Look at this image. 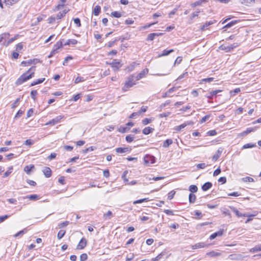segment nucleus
<instances>
[{
	"mask_svg": "<svg viewBox=\"0 0 261 261\" xmlns=\"http://www.w3.org/2000/svg\"><path fill=\"white\" fill-rule=\"evenodd\" d=\"M134 135H129L126 136L125 140L128 143H130L134 141Z\"/></svg>",
	"mask_w": 261,
	"mask_h": 261,
	"instance_id": "obj_48",
	"label": "nucleus"
},
{
	"mask_svg": "<svg viewBox=\"0 0 261 261\" xmlns=\"http://www.w3.org/2000/svg\"><path fill=\"white\" fill-rule=\"evenodd\" d=\"M10 34L9 33H4L0 35V42H2L3 40H5L6 39H8L10 36Z\"/></svg>",
	"mask_w": 261,
	"mask_h": 261,
	"instance_id": "obj_30",
	"label": "nucleus"
},
{
	"mask_svg": "<svg viewBox=\"0 0 261 261\" xmlns=\"http://www.w3.org/2000/svg\"><path fill=\"white\" fill-rule=\"evenodd\" d=\"M18 37L19 35H16L14 37L10 38L7 41H4L2 44L4 46H7L9 44L12 43L13 42H14L15 40H16L18 38Z\"/></svg>",
	"mask_w": 261,
	"mask_h": 261,
	"instance_id": "obj_14",
	"label": "nucleus"
},
{
	"mask_svg": "<svg viewBox=\"0 0 261 261\" xmlns=\"http://www.w3.org/2000/svg\"><path fill=\"white\" fill-rule=\"evenodd\" d=\"M174 50L173 49H170V50L165 49V50H164L163 51L162 54H159L157 57L158 58H160V57H163V56H168L170 54L174 52Z\"/></svg>",
	"mask_w": 261,
	"mask_h": 261,
	"instance_id": "obj_20",
	"label": "nucleus"
},
{
	"mask_svg": "<svg viewBox=\"0 0 261 261\" xmlns=\"http://www.w3.org/2000/svg\"><path fill=\"white\" fill-rule=\"evenodd\" d=\"M240 2L246 6H249L253 3L255 0H239Z\"/></svg>",
	"mask_w": 261,
	"mask_h": 261,
	"instance_id": "obj_42",
	"label": "nucleus"
},
{
	"mask_svg": "<svg viewBox=\"0 0 261 261\" xmlns=\"http://www.w3.org/2000/svg\"><path fill=\"white\" fill-rule=\"evenodd\" d=\"M43 172L47 178L50 177L51 176V170L49 167H45L43 170Z\"/></svg>",
	"mask_w": 261,
	"mask_h": 261,
	"instance_id": "obj_17",
	"label": "nucleus"
},
{
	"mask_svg": "<svg viewBox=\"0 0 261 261\" xmlns=\"http://www.w3.org/2000/svg\"><path fill=\"white\" fill-rule=\"evenodd\" d=\"M223 151V148H219L215 154L213 155L212 159L214 161H217L219 158L222 152Z\"/></svg>",
	"mask_w": 261,
	"mask_h": 261,
	"instance_id": "obj_15",
	"label": "nucleus"
},
{
	"mask_svg": "<svg viewBox=\"0 0 261 261\" xmlns=\"http://www.w3.org/2000/svg\"><path fill=\"white\" fill-rule=\"evenodd\" d=\"M17 2L16 0H7L6 2H5V4L7 6H11L14 4H15Z\"/></svg>",
	"mask_w": 261,
	"mask_h": 261,
	"instance_id": "obj_58",
	"label": "nucleus"
},
{
	"mask_svg": "<svg viewBox=\"0 0 261 261\" xmlns=\"http://www.w3.org/2000/svg\"><path fill=\"white\" fill-rule=\"evenodd\" d=\"M130 149L128 147H118L116 148V151L117 153H123L129 151Z\"/></svg>",
	"mask_w": 261,
	"mask_h": 261,
	"instance_id": "obj_24",
	"label": "nucleus"
},
{
	"mask_svg": "<svg viewBox=\"0 0 261 261\" xmlns=\"http://www.w3.org/2000/svg\"><path fill=\"white\" fill-rule=\"evenodd\" d=\"M240 45V43H234L232 44L229 45H221L219 48L221 50H225L226 52H230L232 51L234 48H236L237 47L239 46Z\"/></svg>",
	"mask_w": 261,
	"mask_h": 261,
	"instance_id": "obj_3",
	"label": "nucleus"
},
{
	"mask_svg": "<svg viewBox=\"0 0 261 261\" xmlns=\"http://www.w3.org/2000/svg\"><path fill=\"white\" fill-rule=\"evenodd\" d=\"M87 242L85 238H82L79 243L76 249H83L87 245Z\"/></svg>",
	"mask_w": 261,
	"mask_h": 261,
	"instance_id": "obj_9",
	"label": "nucleus"
},
{
	"mask_svg": "<svg viewBox=\"0 0 261 261\" xmlns=\"http://www.w3.org/2000/svg\"><path fill=\"white\" fill-rule=\"evenodd\" d=\"M215 22H216L215 20H211V21L206 22L204 24L201 25L200 30L203 31L208 29V27L210 25L214 24Z\"/></svg>",
	"mask_w": 261,
	"mask_h": 261,
	"instance_id": "obj_13",
	"label": "nucleus"
},
{
	"mask_svg": "<svg viewBox=\"0 0 261 261\" xmlns=\"http://www.w3.org/2000/svg\"><path fill=\"white\" fill-rule=\"evenodd\" d=\"M260 251H261V244L256 245L250 250V252L251 253H254Z\"/></svg>",
	"mask_w": 261,
	"mask_h": 261,
	"instance_id": "obj_35",
	"label": "nucleus"
},
{
	"mask_svg": "<svg viewBox=\"0 0 261 261\" xmlns=\"http://www.w3.org/2000/svg\"><path fill=\"white\" fill-rule=\"evenodd\" d=\"M206 0H198L194 2V3L192 4V7H197L199 6L202 5L203 3H205Z\"/></svg>",
	"mask_w": 261,
	"mask_h": 261,
	"instance_id": "obj_41",
	"label": "nucleus"
},
{
	"mask_svg": "<svg viewBox=\"0 0 261 261\" xmlns=\"http://www.w3.org/2000/svg\"><path fill=\"white\" fill-rule=\"evenodd\" d=\"M189 191L191 192V193H196L198 191V188L196 185H191L189 188Z\"/></svg>",
	"mask_w": 261,
	"mask_h": 261,
	"instance_id": "obj_43",
	"label": "nucleus"
},
{
	"mask_svg": "<svg viewBox=\"0 0 261 261\" xmlns=\"http://www.w3.org/2000/svg\"><path fill=\"white\" fill-rule=\"evenodd\" d=\"M173 143V141L172 139H168L166 140L163 144V146L165 148L168 147L170 145Z\"/></svg>",
	"mask_w": 261,
	"mask_h": 261,
	"instance_id": "obj_36",
	"label": "nucleus"
},
{
	"mask_svg": "<svg viewBox=\"0 0 261 261\" xmlns=\"http://www.w3.org/2000/svg\"><path fill=\"white\" fill-rule=\"evenodd\" d=\"M231 210L232 211L235 213L236 216H237L238 217H253L256 216V214L254 215H247L246 214H242L236 208L234 207H230Z\"/></svg>",
	"mask_w": 261,
	"mask_h": 261,
	"instance_id": "obj_7",
	"label": "nucleus"
},
{
	"mask_svg": "<svg viewBox=\"0 0 261 261\" xmlns=\"http://www.w3.org/2000/svg\"><path fill=\"white\" fill-rule=\"evenodd\" d=\"M64 44L61 41L57 42L54 46L53 49H54V51H56L57 53L58 50L63 47Z\"/></svg>",
	"mask_w": 261,
	"mask_h": 261,
	"instance_id": "obj_23",
	"label": "nucleus"
},
{
	"mask_svg": "<svg viewBox=\"0 0 261 261\" xmlns=\"http://www.w3.org/2000/svg\"><path fill=\"white\" fill-rule=\"evenodd\" d=\"M242 180L244 182H252L254 181V180L253 178L250 177H245L242 178Z\"/></svg>",
	"mask_w": 261,
	"mask_h": 261,
	"instance_id": "obj_49",
	"label": "nucleus"
},
{
	"mask_svg": "<svg viewBox=\"0 0 261 261\" xmlns=\"http://www.w3.org/2000/svg\"><path fill=\"white\" fill-rule=\"evenodd\" d=\"M59 13L58 14L57 16H64L65 14L69 11V8L66 6L64 8L61 9L60 10H59Z\"/></svg>",
	"mask_w": 261,
	"mask_h": 261,
	"instance_id": "obj_22",
	"label": "nucleus"
},
{
	"mask_svg": "<svg viewBox=\"0 0 261 261\" xmlns=\"http://www.w3.org/2000/svg\"><path fill=\"white\" fill-rule=\"evenodd\" d=\"M73 20L74 21V23L76 24V27H81V20L78 17L74 18V19H73Z\"/></svg>",
	"mask_w": 261,
	"mask_h": 261,
	"instance_id": "obj_57",
	"label": "nucleus"
},
{
	"mask_svg": "<svg viewBox=\"0 0 261 261\" xmlns=\"http://www.w3.org/2000/svg\"><path fill=\"white\" fill-rule=\"evenodd\" d=\"M135 76L133 74L129 75L127 78L125 83L124 86L122 87V90L123 92H126L128 89L136 85V83L135 81Z\"/></svg>",
	"mask_w": 261,
	"mask_h": 261,
	"instance_id": "obj_2",
	"label": "nucleus"
},
{
	"mask_svg": "<svg viewBox=\"0 0 261 261\" xmlns=\"http://www.w3.org/2000/svg\"><path fill=\"white\" fill-rule=\"evenodd\" d=\"M256 146V144L254 143H247L244 145L242 147V149H247L250 148H253Z\"/></svg>",
	"mask_w": 261,
	"mask_h": 261,
	"instance_id": "obj_47",
	"label": "nucleus"
},
{
	"mask_svg": "<svg viewBox=\"0 0 261 261\" xmlns=\"http://www.w3.org/2000/svg\"><path fill=\"white\" fill-rule=\"evenodd\" d=\"M86 80V79H84V77H82V76H77L75 81H74V83L75 84H78L80 82H84Z\"/></svg>",
	"mask_w": 261,
	"mask_h": 261,
	"instance_id": "obj_51",
	"label": "nucleus"
},
{
	"mask_svg": "<svg viewBox=\"0 0 261 261\" xmlns=\"http://www.w3.org/2000/svg\"><path fill=\"white\" fill-rule=\"evenodd\" d=\"M212 187V184L211 182H206L204 183L201 188L203 191H206L210 189Z\"/></svg>",
	"mask_w": 261,
	"mask_h": 261,
	"instance_id": "obj_25",
	"label": "nucleus"
},
{
	"mask_svg": "<svg viewBox=\"0 0 261 261\" xmlns=\"http://www.w3.org/2000/svg\"><path fill=\"white\" fill-rule=\"evenodd\" d=\"M36 66L31 67L28 71L23 73L16 81V85H20L34 76Z\"/></svg>",
	"mask_w": 261,
	"mask_h": 261,
	"instance_id": "obj_1",
	"label": "nucleus"
},
{
	"mask_svg": "<svg viewBox=\"0 0 261 261\" xmlns=\"http://www.w3.org/2000/svg\"><path fill=\"white\" fill-rule=\"evenodd\" d=\"M238 22V20H232L230 22H229L228 23H227L225 25H224L222 28V29L226 30L228 28H229L232 27L233 25H234V24H236Z\"/></svg>",
	"mask_w": 261,
	"mask_h": 261,
	"instance_id": "obj_26",
	"label": "nucleus"
},
{
	"mask_svg": "<svg viewBox=\"0 0 261 261\" xmlns=\"http://www.w3.org/2000/svg\"><path fill=\"white\" fill-rule=\"evenodd\" d=\"M207 165L205 163H200L196 165L197 169H204Z\"/></svg>",
	"mask_w": 261,
	"mask_h": 261,
	"instance_id": "obj_63",
	"label": "nucleus"
},
{
	"mask_svg": "<svg viewBox=\"0 0 261 261\" xmlns=\"http://www.w3.org/2000/svg\"><path fill=\"white\" fill-rule=\"evenodd\" d=\"M103 11L106 15H109L111 12L110 7L109 5H105L103 8Z\"/></svg>",
	"mask_w": 261,
	"mask_h": 261,
	"instance_id": "obj_40",
	"label": "nucleus"
},
{
	"mask_svg": "<svg viewBox=\"0 0 261 261\" xmlns=\"http://www.w3.org/2000/svg\"><path fill=\"white\" fill-rule=\"evenodd\" d=\"M240 92V89L239 88H236L232 91H230V94L232 96L236 95L237 93Z\"/></svg>",
	"mask_w": 261,
	"mask_h": 261,
	"instance_id": "obj_61",
	"label": "nucleus"
},
{
	"mask_svg": "<svg viewBox=\"0 0 261 261\" xmlns=\"http://www.w3.org/2000/svg\"><path fill=\"white\" fill-rule=\"evenodd\" d=\"M113 216V213L111 211H109L107 213L103 215V218L105 220L111 219Z\"/></svg>",
	"mask_w": 261,
	"mask_h": 261,
	"instance_id": "obj_27",
	"label": "nucleus"
},
{
	"mask_svg": "<svg viewBox=\"0 0 261 261\" xmlns=\"http://www.w3.org/2000/svg\"><path fill=\"white\" fill-rule=\"evenodd\" d=\"M221 255V253L218 252H215L214 251H212L209 252H207L206 253V255L211 256V257H216L220 256Z\"/></svg>",
	"mask_w": 261,
	"mask_h": 261,
	"instance_id": "obj_29",
	"label": "nucleus"
},
{
	"mask_svg": "<svg viewBox=\"0 0 261 261\" xmlns=\"http://www.w3.org/2000/svg\"><path fill=\"white\" fill-rule=\"evenodd\" d=\"M153 130L154 128L150 127H146L143 129L142 132L144 135H148L150 133H152Z\"/></svg>",
	"mask_w": 261,
	"mask_h": 261,
	"instance_id": "obj_33",
	"label": "nucleus"
},
{
	"mask_svg": "<svg viewBox=\"0 0 261 261\" xmlns=\"http://www.w3.org/2000/svg\"><path fill=\"white\" fill-rule=\"evenodd\" d=\"M210 115H205V116L202 117V119L200 120V123H203L205 122L207 119H208L210 118Z\"/></svg>",
	"mask_w": 261,
	"mask_h": 261,
	"instance_id": "obj_64",
	"label": "nucleus"
},
{
	"mask_svg": "<svg viewBox=\"0 0 261 261\" xmlns=\"http://www.w3.org/2000/svg\"><path fill=\"white\" fill-rule=\"evenodd\" d=\"M175 194V192L173 190L170 191L168 194V199L169 200L172 199L173 198Z\"/></svg>",
	"mask_w": 261,
	"mask_h": 261,
	"instance_id": "obj_59",
	"label": "nucleus"
},
{
	"mask_svg": "<svg viewBox=\"0 0 261 261\" xmlns=\"http://www.w3.org/2000/svg\"><path fill=\"white\" fill-rule=\"evenodd\" d=\"M148 72V69L147 68H145L142 70L140 73H139L136 77V81L140 80V79L143 78Z\"/></svg>",
	"mask_w": 261,
	"mask_h": 261,
	"instance_id": "obj_11",
	"label": "nucleus"
},
{
	"mask_svg": "<svg viewBox=\"0 0 261 261\" xmlns=\"http://www.w3.org/2000/svg\"><path fill=\"white\" fill-rule=\"evenodd\" d=\"M186 126V124L184 123H182L181 124V125H178V126H177L175 128V130H176V131H180L181 130L182 128H185V127Z\"/></svg>",
	"mask_w": 261,
	"mask_h": 261,
	"instance_id": "obj_56",
	"label": "nucleus"
},
{
	"mask_svg": "<svg viewBox=\"0 0 261 261\" xmlns=\"http://www.w3.org/2000/svg\"><path fill=\"white\" fill-rule=\"evenodd\" d=\"M163 35V33H152L148 34L147 36V37L146 38V40L147 41H152L156 37H159L160 36H162Z\"/></svg>",
	"mask_w": 261,
	"mask_h": 261,
	"instance_id": "obj_12",
	"label": "nucleus"
},
{
	"mask_svg": "<svg viewBox=\"0 0 261 261\" xmlns=\"http://www.w3.org/2000/svg\"><path fill=\"white\" fill-rule=\"evenodd\" d=\"M65 233H66V230H60L58 232V234H57L58 239L59 240L61 239L64 237V236L65 235Z\"/></svg>",
	"mask_w": 261,
	"mask_h": 261,
	"instance_id": "obj_45",
	"label": "nucleus"
},
{
	"mask_svg": "<svg viewBox=\"0 0 261 261\" xmlns=\"http://www.w3.org/2000/svg\"><path fill=\"white\" fill-rule=\"evenodd\" d=\"M77 43V41L75 39H68L64 44V45H75Z\"/></svg>",
	"mask_w": 261,
	"mask_h": 261,
	"instance_id": "obj_32",
	"label": "nucleus"
},
{
	"mask_svg": "<svg viewBox=\"0 0 261 261\" xmlns=\"http://www.w3.org/2000/svg\"><path fill=\"white\" fill-rule=\"evenodd\" d=\"M128 129H129V128H127V127L121 126L119 128L118 131L122 133H124L126 132L127 130H128Z\"/></svg>",
	"mask_w": 261,
	"mask_h": 261,
	"instance_id": "obj_62",
	"label": "nucleus"
},
{
	"mask_svg": "<svg viewBox=\"0 0 261 261\" xmlns=\"http://www.w3.org/2000/svg\"><path fill=\"white\" fill-rule=\"evenodd\" d=\"M95 149H96L95 147H94V146H90V147H89L88 148H86L85 149H84L83 150V152L84 153H87L88 152L93 151Z\"/></svg>",
	"mask_w": 261,
	"mask_h": 261,
	"instance_id": "obj_52",
	"label": "nucleus"
},
{
	"mask_svg": "<svg viewBox=\"0 0 261 261\" xmlns=\"http://www.w3.org/2000/svg\"><path fill=\"white\" fill-rule=\"evenodd\" d=\"M88 256L86 253H83L80 255V261H85L87 259Z\"/></svg>",
	"mask_w": 261,
	"mask_h": 261,
	"instance_id": "obj_60",
	"label": "nucleus"
},
{
	"mask_svg": "<svg viewBox=\"0 0 261 261\" xmlns=\"http://www.w3.org/2000/svg\"><path fill=\"white\" fill-rule=\"evenodd\" d=\"M67 0H60L59 2L58 5L57 6L56 9L57 10H60L61 9L66 7L65 3Z\"/></svg>",
	"mask_w": 261,
	"mask_h": 261,
	"instance_id": "obj_19",
	"label": "nucleus"
},
{
	"mask_svg": "<svg viewBox=\"0 0 261 261\" xmlns=\"http://www.w3.org/2000/svg\"><path fill=\"white\" fill-rule=\"evenodd\" d=\"M144 161L145 165H149L155 163V157L152 155L146 154L144 157Z\"/></svg>",
	"mask_w": 261,
	"mask_h": 261,
	"instance_id": "obj_4",
	"label": "nucleus"
},
{
	"mask_svg": "<svg viewBox=\"0 0 261 261\" xmlns=\"http://www.w3.org/2000/svg\"><path fill=\"white\" fill-rule=\"evenodd\" d=\"M26 198H29L31 200H37L39 199V196L36 194L31 195L30 196H28Z\"/></svg>",
	"mask_w": 261,
	"mask_h": 261,
	"instance_id": "obj_46",
	"label": "nucleus"
},
{
	"mask_svg": "<svg viewBox=\"0 0 261 261\" xmlns=\"http://www.w3.org/2000/svg\"><path fill=\"white\" fill-rule=\"evenodd\" d=\"M196 196L193 193H190L189 195V200L190 203H193L195 202Z\"/></svg>",
	"mask_w": 261,
	"mask_h": 261,
	"instance_id": "obj_38",
	"label": "nucleus"
},
{
	"mask_svg": "<svg viewBox=\"0 0 261 261\" xmlns=\"http://www.w3.org/2000/svg\"><path fill=\"white\" fill-rule=\"evenodd\" d=\"M35 169V166L33 165H27L24 167V171L28 175L31 174V171Z\"/></svg>",
	"mask_w": 261,
	"mask_h": 261,
	"instance_id": "obj_21",
	"label": "nucleus"
},
{
	"mask_svg": "<svg viewBox=\"0 0 261 261\" xmlns=\"http://www.w3.org/2000/svg\"><path fill=\"white\" fill-rule=\"evenodd\" d=\"M39 62V60L37 59H34L33 60H29L28 61H23L21 62V65L27 66L31 64H36Z\"/></svg>",
	"mask_w": 261,
	"mask_h": 261,
	"instance_id": "obj_8",
	"label": "nucleus"
},
{
	"mask_svg": "<svg viewBox=\"0 0 261 261\" xmlns=\"http://www.w3.org/2000/svg\"><path fill=\"white\" fill-rule=\"evenodd\" d=\"M209 244H206L204 242H199L198 243H196L194 244V245L192 246V249H196L201 248H204V247H208Z\"/></svg>",
	"mask_w": 261,
	"mask_h": 261,
	"instance_id": "obj_10",
	"label": "nucleus"
},
{
	"mask_svg": "<svg viewBox=\"0 0 261 261\" xmlns=\"http://www.w3.org/2000/svg\"><path fill=\"white\" fill-rule=\"evenodd\" d=\"M149 200V199L148 198L141 199H139V200H137L134 201L133 202V204H138V203H141L144 202L148 201Z\"/></svg>",
	"mask_w": 261,
	"mask_h": 261,
	"instance_id": "obj_44",
	"label": "nucleus"
},
{
	"mask_svg": "<svg viewBox=\"0 0 261 261\" xmlns=\"http://www.w3.org/2000/svg\"><path fill=\"white\" fill-rule=\"evenodd\" d=\"M223 233V231L221 230L218 231L217 232H215L210 236V239L212 240L215 239L217 237H220V236H222Z\"/></svg>",
	"mask_w": 261,
	"mask_h": 261,
	"instance_id": "obj_16",
	"label": "nucleus"
},
{
	"mask_svg": "<svg viewBox=\"0 0 261 261\" xmlns=\"http://www.w3.org/2000/svg\"><path fill=\"white\" fill-rule=\"evenodd\" d=\"M35 143V141L32 139H27L25 141L24 144L31 146Z\"/></svg>",
	"mask_w": 261,
	"mask_h": 261,
	"instance_id": "obj_54",
	"label": "nucleus"
},
{
	"mask_svg": "<svg viewBox=\"0 0 261 261\" xmlns=\"http://www.w3.org/2000/svg\"><path fill=\"white\" fill-rule=\"evenodd\" d=\"M44 80H45V78L39 79L37 80L36 81H33L31 84L30 86H34L37 84H41V83H43L44 81Z\"/></svg>",
	"mask_w": 261,
	"mask_h": 261,
	"instance_id": "obj_39",
	"label": "nucleus"
},
{
	"mask_svg": "<svg viewBox=\"0 0 261 261\" xmlns=\"http://www.w3.org/2000/svg\"><path fill=\"white\" fill-rule=\"evenodd\" d=\"M27 231V229L26 228L23 229L22 230L19 231L18 232L16 233L15 235V237H17L23 235L25 232H26Z\"/></svg>",
	"mask_w": 261,
	"mask_h": 261,
	"instance_id": "obj_55",
	"label": "nucleus"
},
{
	"mask_svg": "<svg viewBox=\"0 0 261 261\" xmlns=\"http://www.w3.org/2000/svg\"><path fill=\"white\" fill-rule=\"evenodd\" d=\"M64 118V116L62 115H59L55 117V118L51 119L48 122L46 123V125H54L58 123H59L62 119Z\"/></svg>",
	"mask_w": 261,
	"mask_h": 261,
	"instance_id": "obj_6",
	"label": "nucleus"
},
{
	"mask_svg": "<svg viewBox=\"0 0 261 261\" xmlns=\"http://www.w3.org/2000/svg\"><path fill=\"white\" fill-rule=\"evenodd\" d=\"M137 65V64L135 62H133L126 67V69L127 70L128 72L132 71L133 70H134Z\"/></svg>",
	"mask_w": 261,
	"mask_h": 261,
	"instance_id": "obj_31",
	"label": "nucleus"
},
{
	"mask_svg": "<svg viewBox=\"0 0 261 261\" xmlns=\"http://www.w3.org/2000/svg\"><path fill=\"white\" fill-rule=\"evenodd\" d=\"M38 94V92L37 90H33L31 92V96L32 98L34 99V100H35L36 99V96Z\"/></svg>",
	"mask_w": 261,
	"mask_h": 261,
	"instance_id": "obj_53",
	"label": "nucleus"
},
{
	"mask_svg": "<svg viewBox=\"0 0 261 261\" xmlns=\"http://www.w3.org/2000/svg\"><path fill=\"white\" fill-rule=\"evenodd\" d=\"M222 90H217L210 92L208 94L206 95V97L208 99H212L213 96L216 95L219 92H221Z\"/></svg>",
	"mask_w": 261,
	"mask_h": 261,
	"instance_id": "obj_18",
	"label": "nucleus"
},
{
	"mask_svg": "<svg viewBox=\"0 0 261 261\" xmlns=\"http://www.w3.org/2000/svg\"><path fill=\"white\" fill-rule=\"evenodd\" d=\"M257 127H248L246 129V130L245 131H244L243 133V134L245 135H247L249 133H250L251 132H255L256 130Z\"/></svg>",
	"mask_w": 261,
	"mask_h": 261,
	"instance_id": "obj_34",
	"label": "nucleus"
},
{
	"mask_svg": "<svg viewBox=\"0 0 261 261\" xmlns=\"http://www.w3.org/2000/svg\"><path fill=\"white\" fill-rule=\"evenodd\" d=\"M13 170V167L10 166L8 168V170H7L3 175V177L5 178L7 176H8L10 173L12 172V171Z\"/></svg>",
	"mask_w": 261,
	"mask_h": 261,
	"instance_id": "obj_50",
	"label": "nucleus"
},
{
	"mask_svg": "<svg viewBox=\"0 0 261 261\" xmlns=\"http://www.w3.org/2000/svg\"><path fill=\"white\" fill-rule=\"evenodd\" d=\"M176 90V88L175 87H172L169 89L167 92H166L162 96L163 98H165L169 96V94L174 92Z\"/></svg>",
	"mask_w": 261,
	"mask_h": 261,
	"instance_id": "obj_37",
	"label": "nucleus"
},
{
	"mask_svg": "<svg viewBox=\"0 0 261 261\" xmlns=\"http://www.w3.org/2000/svg\"><path fill=\"white\" fill-rule=\"evenodd\" d=\"M109 65L111 66L113 70L115 72L118 71L122 66V64L116 59L113 60L111 63H109Z\"/></svg>",
	"mask_w": 261,
	"mask_h": 261,
	"instance_id": "obj_5",
	"label": "nucleus"
},
{
	"mask_svg": "<svg viewBox=\"0 0 261 261\" xmlns=\"http://www.w3.org/2000/svg\"><path fill=\"white\" fill-rule=\"evenodd\" d=\"M100 11H101L100 7L99 6L97 5L94 8V9L93 10L92 14L93 15H94L95 16H97L99 14Z\"/></svg>",
	"mask_w": 261,
	"mask_h": 261,
	"instance_id": "obj_28",
	"label": "nucleus"
}]
</instances>
